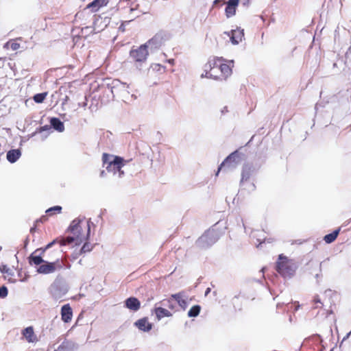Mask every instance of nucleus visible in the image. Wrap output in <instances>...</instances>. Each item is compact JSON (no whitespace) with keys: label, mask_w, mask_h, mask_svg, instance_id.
<instances>
[{"label":"nucleus","mask_w":351,"mask_h":351,"mask_svg":"<svg viewBox=\"0 0 351 351\" xmlns=\"http://www.w3.org/2000/svg\"><path fill=\"white\" fill-rule=\"evenodd\" d=\"M243 226L244 227L245 230H246V228H245V224H244V223H243Z\"/></svg>","instance_id":"3c124183"},{"label":"nucleus","mask_w":351,"mask_h":351,"mask_svg":"<svg viewBox=\"0 0 351 351\" xmlns=\"http://www.w3.org/2000/svg\"><path fill=\"white\" fill-rule=\"evenodd\" d=\"M23 335L26 340L29 343H33L36 341V337L34 335V330L32 326L25 328L23 330Z\"/></svg>","instance_id":"aec40b11"},{"label":"nucleus","mask_w":351,"mask_h":351,"mask_svg":"<svg viewBox=\"0 0 351 351\" xmlns=\"http://www.w3.org/2000/svg\"><path fill=\"white\" fill-rule=\"evenodd\" d=\"M340 229L335 230L332 233L326 234L324 237V240L326 243H332L336 238L337 237L339 233Z\"/></svg>","instance_id":"a878e982"},{"label":"nucleus","mask_w":351,"mask_h":351,"mask_svg":"<svg viewBox=\"0 0 351 351\" xmlns=\"http://www.w3.org/2000/svg\"><path fill=\"white\" fill-rule=\"evenodd\" d=\"M350 335H351V331L346 335V336L343 338V340L348 339Z\"/></svg>","instance_id":"a19ab883"},{"label":"nucleus","mask_w":351,"mask_h":351,"mask_svg":"<svg viewBox=\"0 0 351 351\" xmlns=\"http://www.w3.org/2000/svg\"><path fill=\"white\" fill-rule=\"evenodd\" d=\"M219 238V233L213 226L206 231L196 241V245L201 248H206L213 245Z\"/></svg>","instance_id":"39448f33"},{"label":"nucleus","mask_w":351,"mask_h":351,"mask_svg":"<svg viewBox=\"0 0 351 351\" xmlns=\"http://www.w3.org/2000/svg\"><path fill=\"white\" fill-rule=\"evenodd\" d=\"M218 66L221 73V79H226L232 74V69L230 64L222 63V59L218 58Z\"/></svg>","instance_id":"9b49d317"},{"label":"nucleus","mask_w":351,"mask_h":351,"mask_svg":"<svg viewBox=\"0 0 351 351\" xmlns=\"http://www.w3.org/2000/svg\"><path fill=\"white\" fill-rule=\"evenodd\" d=\"M321 277H322V274H316V275H315V278H316L317 279H318V278H321Z\"/></svg>","instance_id":"37998d69"},{"label":"nucleus","mask_w":351,"mask_h":351,"mask_svg":"<svg viewBox=\"0 0 351 351\" xmlns=\"http://www.w3.org/2000/svg\"><path fill=\"white\" fill-rule=\"evenodd\" d=\"M219 1H220V0H215V1H213V5H216V4H217Z\"/></svg>","instance_id":"49530a36"},{"label":"nucleus","mask_w":351,"mask_h":351,"mask_svg":"<svg viewBox=\"0 0 351 351\" xmlns=\"http://www.w3.org/2000/svg\"><path fill=\"white\" fill-rule=\"evenodd\" d=\"M109 0H94L87 5V8L91 9L92 12H97L101 7L105 6Z\"/></svg>","instance_id":"6ab92c4d"},{"label":"nucleus","mask_w":351,"mask_h":351,"mask_svg":"<svg viewBox=\"0 0 351 351\" xmlns=\"http://www.w3.org/2000/svg\"><path fill=\"white\" fill-rule=\"evenodd\" d=\"M1 270L4 272V271H7L8 269H6L5 267H3V268H1Z\"/></svg>","instance_id":"c03bdc74"},{"label":"nucleus","mask_w":351,"mask_h":351,"mask_svg":"<svg viewBox=\"0 0 351 351\" xmlns=\"http://www.w3.org/2000/svg\"><path fill=\"white\" fill-rule=\"evenodd\" d=\"M243 36V29H237L232 30L230 36L231 42L234 45H237L242 40Z\"/></svg>","instance_id":"dca6fc26"},{"label":"nucleus","mask_w":351,"mask_h":351,"mask_svg":"<svg viewBox=\"0 0 351 351\" xmlns=\"http://www.w3.org/2000/svg\"><path fill=\"white\" fill-rule=\"evenodd\" d=\"M221 114H223L224 113H226V112H228V108H227L226 106L223 107V108L221 109Z\"/></svg>","instance_id":"c9c22d12"},{"label":"nucleus","mask_w":351,"mask_h":351,"mask_svg":"<svg viewBox=\"0 0 351 351\" xmlns=\"http://www.w3.org/2000/svg\"><path fill=\"white\" fill-rule=\"evenodd\" d=\"M240 162V156L237 152H234L230 154L224 161L221 164L219 167L218 168V171L216 173V176H218L219 172L221 169L222 167L228 168L229 169H232L235 168Z\"/></svg>","instance_id":"1a4fd4ad"},{"label":"nucleus","mask_w":351,"mask_h":351,"mask_svg":"<svg viewBox=\"0 0 351 351\" xmlns=\"http://www.w3.org/2000/svg\"><path fill=\"white\" fill-rule=\"evenodd\" d=\"M21 152L19 149H11L8 152L6 158L11 162H15L21 156Z\"/></svg>","instance_id":"412c9836"},{"label":"nucleus","mask_w":351,"mask_h":351,"mask_svg":"<svg viewBox=\"0 0 351 351\" xmlns=\"http://www.w3.org/2000/svg\"><path fill=\"white\" fill-rule=\"evenodd\" d=\"M64 346L63 344H61L58 349L55 350L54 351H62L64 349Z\"/></svg>","instance_id":"f704fd0d"},{"label":"nucleus","mask_w":351,"mask_h":351,"mask_svg":"<svg viewBox=\"0 0 351 351\" xmlns=\"http://www.w3.org/2000/svg\"><path fill=\"white\" fill-rule=\"evenodd\" d=\"M90 224H93L90 219L86 220L84 217L75 219L69 228V230L72 234V236H69L60 241L58 240L57 243H59L60 245H66L73 242H75L76 245H80L88 239Z\"/></svg>","instance_id":"f257e3e1"},{"label":"nucleus","mask_w":351,"mask_h":351,"mask_svg":"<svg viewBox=\"0 0 351 351\" xmlns=\"http://www.w3.org/2000/svg\"><path fill=\"white\" fill-rule=\"evenodd\" d=\"M86 105H87V103H86V101H84V102H83V103H82V104H81V103H79V104H78V106H82V107H84H84H86Z\"/></svg>","instance_id":"e433bc0d"},{"label":"nucleus","mask_w":351,"mask_h":351,"mask_svg":"<svg viewBox=\"0 0 351 351\" xmlns=\"http://www.w3.org/2000/svg\"><path fill=\"white\" fill-rule=\"evenodd\" d=\"M47 95V93H38L34 96L33 99L36 103L40 104L45 100Z\"/></svg>","instance_id":"cd10ccee"},{"label":"nucleus","mask_w":351,"mask_h":351,"mask_svg":"<svg viewBox=\"0 0 351 351\" xmlns=\"http://www.w3.org/2000/svg\"><path fill=\"white\" fill-rule=\"evenodd\" d=\"M249 0H247V1H248Z\"/></svg>","instance_id":"603ef678"},{"label":"nucleus","mask_w":351,"mask_h":351,"mask_svg":"<svg viewBox=\"0 0 351 351\" xmlns=\"http://www.w3.org/2000/svg\"><path fill=\"white\" fill-rule=\"evenodd\" d=\"M175 300L171 298V296L167 300H164L163 301V305L164 306H167L169 308L171 309H174L175 308V306H174V304H173V302Z\"/></svg>","instance_id":"c756f323"},{"label":"nucleus","mask_w":351,"mask_h":351,"mask_svg":"<svg viewBox=\"0 0 351 351\" xmlns=\"http://www.w3.org/2000/svg\"><path fill=\"white\" fill-rule=\"evenodd\" d=\"M230 64H233V60L230 61Z\"/></svg>","instance_id":"8fccbe9b"},{"label":"nucleus","mask_w":351,"mask_h":351,"mask_svg":"<svg viewBox=\"0 0 351 351\" xmlns=\"http://www.w3.org/2000/svg\"><path fill=\"white\" fill-rule=\"evenodd\" d=\"M102 162L107 171L112 173L114 177L121 178L124 176V171L121 169L126 161L123 158L104 153L102 156Z\"/></svg>","instance_id":"7ed1b4c3"},{"label":"nucleus","mask_w":351,"mask_h":351,"mask_svg":"<svg viewBox=\"0 0 351 351\" xmlns=\"http://www.w3.org/2000/svg\"><path fill=\"white\" fill-rule=\"evenodd\" d=\"M254 171V169L251 165L245 164L243 167L241 182L243 183L245 181L248 180Z\"/></svg>","instance_id":"f3484780"},{"label":"nucleus","mask_w":351,"mask_h":351,"mask_svg":"<svg viewBox=\"0 0 351 351\" xmlns=\"http://www.w3.org/2000/svg\"><path fill=\"white\" fill-rule=\"evenodd\" d=\"M34 230H35V228H32L30 229V231H31V232H33V231H34Z\"/></svg>","instance_id":"de8ad7c7"},{"label":"nucleus","mask_w":351,"mask_h":351,"mask_svg":"<svg viewBox=\"0 0 351 351\" xmlns=\"http://www.w3.org/2000/svg\"><path fill=\"white\" fill-rule=\"evenodd\" d=\"M50 123L51 125L59 132H62L64 130V123L58 118H51L50 120Z\"/></svg>","instance_id":"4be33fe9"},{"label":"nucleus","mask_w":351,"mask_h":351,"mask_svg":"<svg viewBox=\"0 0 351 351\" xmlns=\"http://www.w3.org/2000/svg\"><path fill=\"white\" fill-rule=\"evenodd\" d=\"M201 310V307L199 305H195L191 308V309L188 312V316L189 317H197Z\"/></svg>","instance_id":"bb28decb"},{"label":"nucleus","mask_w":351,"mask_h":351,"mask_svg":"<svg viewBox=\"0 0 351 351\" xmlns=\"http://www.w3.org/2000/svg\"><path fill=\"white\" fill-rule=\"evenodd\" d=\"M128 88V85L125 83H123L119 80H114L112 84L108 87V90L111 93L113 98L115 97L125 98L130 94Z\"/></svg>","instance_id":"0eeeda50"},{"label":"nucleus","mask_w":351,"mask_h":351,"mask_svg":"<svg viewBox=\"0 0 351 351\" xmlns=\"http://www.w3.org/2000/svg\"><path fill=\"white\" fill-rule=\"evenodd\" d=\"M313 302L315 303V304H321L320 307L322 306V303L321 302L320 299L318 295H316L314 298ZM319 306L318 305L315 306V308H319Z\"/></svg>","instance_id":"72a5a7b5"},{"label":"nucleus","mask_w":351,"mask_h":351,"mask_svg":"<svg viewBox=\"0 0 351 351\" xmlns=\"http://www.w3.org/2000/svg\"><path fill=\"white\" fill-rule=\"evenodd\" d=\"M8 289L5 286H2L0 287V298H4L8 295Z\"/></svg>","instance_id":"7c9ffc66"},{"label":"nucleus","mask_w":351,"mask_h":351,"mask_svg":"<svg viewBox=\"0 0 351 351\" xmlns=\"http://www.w3.org/2000/svg\"><path fill=\"white\" fill-rule=\"evenodd\" d=\"M135 325L138 327V328L144 332H148L152 329V325L150 324L147 318H143L138 319L136 322H135Z\"/></svg>","instance_id":"a211bd4d"},{"label":"nucleus","mask_w":351,"mask_h":351,"mask_svg":"<svg viewBox=\"0 0 351 351\" xmlns=\"http://www.w3.org/2000/svg\"><path fill=\"white\" fill-rule=\"evenodd\" d=\"M332 310H330V311H328L327 312V316H328L329 315L332 314Z\"/></svg>","instance_id":"a18cd8bd"},{"label":"nucleus","mask_w":351,"mask_h":351,"mask_svg":"<svg viewBox=\"0 0 351 351\" xmlns=\"http://www.w3.org/2000/svg\"><path fill=\"white\" fill-rule=\"evenodd\" d=\"M154 312L158 319H160L165 317H171L172 315L171 312L162 307H156L154 309Z\"/></svg>","instance_id":"5701e85b"},{"label":"nucleus","mask_w":351,"mask_h":351,"mask_svg":"<svg viewBox=\"0 0 351 351\" xmlns=\"http://www.w3.org/2000/svg\"><path fill=\"white\" fill-rule=\"evenodd\" d=\"M251 237L253 239H256L257 242H258L257 246L267 241L263 231H253L252 232Z\"/></svg>","instance_id":"b1692460"},{"label":"nucleus","mask_w":351,"mask_h":351,"mask_svg":"<svg viewBox=\"0 0 351 351\" xmlns=\"http://www.w3.org/2000/svg\"><path fill=\"white\" fill-rule=\"evenodd\" d=\"M92 249H93V246L91 245V244L86 242L82 247V248L80 251V254H81L83 253L89 252L92 250Z\"/></svg>","instance_id":"c85d7f7f"},{"label":"nucleus","mask_w":351,"mask_h":351,"mask_svg":"<svg viewBox=\"0 0 351 351\" xmlns=\"http://www.w3.org/2000/svg\"><path fill=\"white\" fill-rule=\"evenodd\" d=\"M164 43V35L162 32L156 34L151 39H149L143 45L146 46V49L148 48L151 51L158 49Z\"/></svg>","instance_id":"9d476101"},{"label":"nucleus","mask_w":351,"mask_h":351,"mask_svg":"<svg viewBox=\"0 0 351 351\" xmlns=\"http://www.w3.org/2000/svg\"><path fill=\"white\" fill-rule=\"evenodd\" d=\"M105 176H106L105 171H101V173H100V176L101 177H104Z\"/></svg>","instance_id":"58836bf2"},{"label":"nucleus","mask_w":351,"mask_h":351,"mask_svg":"<svg viewBox=\"0 0 351 351\" xmlns=\"http://www.w3.org/2000/svg\"><path fill=\"white\" fill-rule=\"evenodd\" d=\"M171 298L176 302H177V303L179 304V306L182 309L184 310V309L186 308V307L188 306V304H187V302H186L187 296L186 295V294L184 292H179V293H176V294H172L171 295Z\"/></svg>","instance_id":"f8f14e48"},{"label":"nucleus","mask_w":351,"mask_h":351,"mask_svg":"<svg viewBox=\"0 0 351 351\" xmlns=\"http://www.w3.org/2000/svg\"><path fill=\"white\" fill-rule=\"evenodd\" d=\"M51 294L53 297L56 299H60L66 293V290H62L59 289L57 286H53L51 289Z\"/></svg>","instance_id":"393cba45"},{"label":"nucleus","mask_w":351,"mask_h":351,"mask_svg":"<svg viewBox=\"0 0 351 351\" xmlns=\"http://www.w3.org/2000/svg\"><path fill=\"white\" fill-rule=\"evenodd\" d=\"M322 263H320V265H319V270H320V271L322 270Z\"/></svg>","instance_id":"09e8293b"},{"label":"nucleus","mask_w":351,"mask_h":351,"mask_svg":"<svg viewBox=\"0 0 351 351\" xmlns=\"http://www.w3.org/2000/svg\"><path fill=\"white\" fill-rule=\"evenodd\" d=\"M61 210H62L61 206H56L49 208L46 212L47 213H51L52 211H57L58 213H60Z\"/></svg>","instance_id":"473e14b6"},{"label":"nucleus","mask_w":351,"mask_h":351,"mask_svg":"<svg viewBox=\"0 0 351 351\" xmlns=\"http://www.w3.org/2000/svg\"><path fill=\"white\" fill-rule=\"evenodd\" d=\"M220 71L218 66V58H213L210 59L204 66V72L201 75V77L221 79V76L218 75Z\"/></svg>","instance_id":"423d86ee"},{"label":"nucleus","mask_w":351,"mask_h":351,"mask_svg":"<svg viewBox=\"0 0 351 351\" xmlns=\"http://www.w3.org/2000/svg\"><path fill=\"white\" fill-rule=\"evenodd\" d=\"M5 46V47L10 46V48L14 51L19 49L20 47V45L17 43H7Z\"/></svg>","instance_id":"2f4dec72"},{"label":"nucleus","mask_w":351,"mask_h":351,"mask_svg":"<svg viewBox=\"0 0 351 351\" xmlns=\"http://www.w3.org/2000/svg\"><path fill=\"white\" fill-rule=\"evenodd\" d=\"M125 304L128 308L134 311H138L141 306L139 300L134 297L128 298L125 302Z\"/></svg>","instance_id":"2eb2a0df"},{"label":"nucleus","mask_w":351,"mask_h":351,"mask_svg":"<svg viewBox=\"0 0 351 351\" xmlns=\"http://www.w3.org/2000/svg\"><path fill=\"white\" fill-rule=\"evenodd\" d=\"M276 271L285 278H290L294 274L298 268L295 262L289 259L282 254L279 255L278 261L276 263Z\"/></svg>","instance_id":"20e7f679"},{"label":"nucleus","mask_w":351,"mask_h":351,"mask_svg":"<svg viewBox=\"0 0 351 351\" xmlns=\"http://www.w3.org/2000/svg\"><path fill=\"white\" fill-rule=\"evenodd\" d=\"M168 62L171 64H174V60L173 59H169L168 60Z\"/></svg>","instance_id":"ea45409f"},{"label":"nucleus","mask_w":351,"mask_h":351,"mask_svg":"<svg viewBox=\"0 0 351 351\" xmlns=\"http://www.w3.org/2000/svg\"><path fill=\"white\" fill-rule=\"evenodd\" d=\"M210 291H211L210 288H207L206 291H205V294H204L205 296L208 295V293L210 292Z\"/></svg>","instance_id":"4c0bfd02"},{"label":"nucleus","mask_w":351,"mask_h":351,"mask_svg":"<svg viewBox=\"0 0 351 351\" xmlns=\"http://www.w3.org/2000/svg\"><path fill=\"white\" fill-rule=\"evenodd\" d=\"M48 129V127L47 126H44L43 128H40V131H43V130H46Z\"/></svg>","instance_id":"79ce46f5"},{"label":"nucleus","mask_w":351,"mask_h":351,"mask_svg":"<svg viewBox=\"0 0 351 351\" xmlns=\"http://www.w3.org/2000/svg\"><path fill=\"white\" fill-rule=\"evenodd\" d=\"M58 242L57 239L53 240L46 245L44 249L36 250L29 256V263L38 266L36 271L41 274H50L56 272L57 270H60L62 268V265L59 259H57L53 262H48L43 258V255L45 252L52 247L55 243Z\"/></svg>","instance_id":"f03ea898"},{"label":"nucleus","mask_w":351,"mask_h":351,"mask_svg":"<svg viewBox=\"0 0 351 351\" xmlns=\"http://www.w3.org/2000/svg\"><path fill=\"white\" fill-rule=\"evenodd\" d=\"M61 317L62 320L65 323H68L71 321L73 312L69 304L62 306L61 308Z\"/></svg>","instance_id":"4468645a"},{"label":"nucleus","mask_w":351,"mask_h":351,"mask_svg":"<svg viewBox=\"0 0 351 351\" xmlns=\"http://www.w3.org/2000/svg\"><path fill=\"white\" fill-rule=\"evenodd\" d=\"M239 4V0H228L225 9L228 18L233 16L236 13V8Z\"/></svg>","instance_id":"ddd939ff"},{"label":"nucleus","mask_w":351,"mask_h":351,"mask_svg":"<svg viewBox=\"0 0 351 351\" xmlns=\"http://www.w3.org/2000/svg\"><path fill=\"white\" fill-rule=\"evenodd\" d=\"M148 54V50L146 49V46L143 45L136 49H132L130 52V56L137 68L146 61Z\"/></svg>","instance_id":"6e6552de"}]
</instances>
